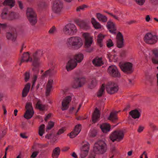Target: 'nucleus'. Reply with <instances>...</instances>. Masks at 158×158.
Segmentation results:
<instances>
[{
  "label": "nucleus",
  "mask_w": 158,
  "mask_h": 158,
  "mask_svg": "<svg viewBox=\"0 0 158 158\" xmlns=\"http://www.w3.org/2000/svg\"><path fill=\"white\" fill-rule=\"evenodd\" d=\"M93 148L97 154H102L106 152L107 149V145L102 140H98L94 145Z\"/></svg>",
  "instance_id": "obj_1"
},
{
  "label": "nucleus",
  "mask_w": 158,
  "mask_h": 158,
  "mask_svg": "<svg viewBox=\"0 0 158 158\" xmlns=\"http://www.w3.org/2000/svg\"><path fill=\"white\" fill-rule=\"evenodd\" d=\"M67 41L69 45L75 49L80 48L83 44L81 38L77 36L71 37L68 39Z\"/></svg>",
  "instance_id": "obj_2"
},
{
  "label": "nucleus",
  "mask_w": 158,
  "mask_h": 158,
  "mask_svg": "<svg viewBox=\"0 0 158 158\" xmlns=\"http://www.w3.org/2000/svg\"><path fill=\"white\" fill-rule=\"evenodd\" d=\"M119 66L122 71L127 74H131L134 71L133 64L130 62L120 63Z\"/></svg>",
  "instance_id": "obj_3"
},
{
  "label": "nucleus",
  "mask_w": 158,
  "mask_h": 158,
  "mask_svg": "<svg viewBox=\"0 0 158 158\" xmlns=\"http://www.w3.org/2000/svg\"><path fill=\"white\" fill-rule=\"evenodd\" d=\"M119 88L118 84L113 81H110L108 82L106 85V91L110 94H113L117 93Z\"/></svg>",
  "instance_id": "obj_4"
},
{
  "label": "nucleus",
  "mask_w": 158,
  "mask_h": 158,
  "mask_svg": "<svg viewBox=\"0 0 158 158\" xmlns=\"http://www.w3.org/2000/svg\"><path fill=\"white\" fill-rule=\"evenodd\" d=\"M124 137V133L123 131L115 130L110 136V138L113 142L115 141H119L122 140Z\"/></svg>",
  "instance_id": "obj_5"
},
{
  "label": "nucleus",
  "mask_w": 158,
  "mask_h": 158,
  "mask_svg": "<svg viewBox=\"0 0 158 158\" xmlns=\"http://www.w3.org/2000/svg\"><path fill=\"white\" fill-rule=\"evenodd\" d=\"M86 82L85 78L84 77H75L72 84V87L75 89L82 87Z\"/></svg>",
  "instance_id": "obj_6"
},
{
  "label": "nucleus",
  "mask_w": 158,
  "mask_h": 158,
  "mask_svg": "<svg viewBox=\"0 0 158 158\" xmlns=\"http://www.w3.org/2000/svg\"><path fill=\"white\" fill-rule=\"evenodd\" d=\"M63 31L65 34L73 35L77 33V30L75 25L72 23H69L64 28Z\"/></svg>",
  "instance_id": "obj_7"
},
{
  "label": "nucleus",
  "mask_w": 158,
  "mask_h": 158,
  "mask_svg": "<svg viewBox=\"0 0 158 158\" xmlns=\"http://www.w3.org/2000/svg\"><path fill=\"white\" fill-rule=\"evenodd\" d=\"M158 40V37L156 35H153L151 33H147L144 37L145 43L148 44H155Z\"/></svg>",
  "instance_id": "obj_8"
},
{
  "label": "nucleus",
  "mask_w": 158,
  "mask_h": 158,
  "mask_svg": "<svg viewBox=\"0 0 158 158\" xmlns=\"http://www.w3.org/2000/svg\"><path fill=\"white\" fill-rule=\"evenodd\" d=\"M107 72L109 75L114 78H119L121 74L115 65L109 66L107 69Z\"/></svg>",
  "instance_id": "obj_9"
},
{
  "label": "nucleus",
  "mask_w": 158,
  "mask_h": 158,
  "mask_svg": "<svg viewBox=\"0 0 158 158\" xmlns=\"http://www.w3.org/2000/svg\"><path fill=\"white\" fill-rule=\"evenodd\" d=\"M63 4L60 0H56L53 3L52 10L55 13L59 14L61 12L63 8Z\"/></svg>",
  "instance_id": "obj_10"
},
{
  "label": "nucleus",
  "mask_w": 158,
  "mask_h": 158,
  "mask_svg": "<svg viewBox=\"0 0 158 158\" xmlns=\"http://www.w3.org/2000/svg\"><path fill=\"white\" fill-rule=\"evenodd\" d=\"M123 36L121 32L119 31L116 36V46L119 48H122L124 46Z\"/></svg>",
  "instance_id": "obj_11"
},
{
  "label": "nucleus",
  "mask_w": 158,
  "mask_h": 158,
  "mask_svg": "<svg viewBox=\"0 0 158 158\" xmlns=\"http://www.w3.org/2000/svg\"><path fill=\"white\" fill-rule=\"evenodd\" d=\"M85 40V46L86 48H89L92 44L93 38L90 36L88 33H84L83 34Z\"/></svg>",
  "instance_id": "obj_12"
},
{
  "label": "nucleus",
  "mask_w": 158,
  "mask_h": 158,
  "mask_svg": "<svg viewBox=\"0 0 158 158\" xmlns=\"http://www.w3.org/2000/svg\"><path fill=\"white\" fill-rule=\"evenodd\" d=\"M71 97L69 96L66 97L63 99L62 102V110L64 111L67 110L69 107V104L71 101Z\"/></svg>",
  "instance_id": "obj_13"
},
{
  "label": "nucleus",
  "mask_w": 158,
  "mask_h": 158,
  "mask_svg": "<svg viewBox=\"0 0 158 158\" xmlns=\"http://www.w3.org/2000/svg\"><path fill=\"white\" fill-rule=\"evenodd\" d=\"M77 64L73 59H70L67 63L66 69L68 71H69L74 69L77 66Z\"/></svg>",
  "instance_id": "obj_14"
},
{
  "label": "nucleus",
  "mask_w": 158,
  "mask_h": 158,
  "mask_svg": "<svg viewBox=\"0 0 158 158\" xmlns=\"http://www.w3.org/2000/svg\"><path fill=\"white\" fill-rule=\"evenodd\" d=\"M100 116V111L97 107H96L92 114V120L94 123L97 122Z\"/></svg>",
  "instance_id": "obj_15"
},
{
  "label": "nucleus",
  "mask_w": 158,
  "mask_h": 158,
  "mask_svg": "<svg viewBox=\"0 0 158 158\" xmlns=\"http://www.w3.org/2000/svg\"><path fill=\"white\" fill-rule=\"evenodd\" d=\"M106 26L110 32L113 34H115L116 28L115 27V24L113 22L109 21L107 23Z\"/></svg>",
  "instance_id": "obj_16"
},
{
  "label": "nucleus",
  "mask_w": 158,
  "mask_h": 158,
  "mask_svg": "<svg viewBox=\"0 0 158 158\" xmlns=\"http://www.w3.org/2000/svg\"><path fill=\"white\" fill-rule=\"evenodd\" d=\"M118 112L115 111L111 112L110 113L109 116L108 117V119L113 123H115L118 120L117 114Z\"/></svg>",
  "instance_id": "obj_17"
},
{
  "label": "nucleus",
  "mask_w": 158,
  "mask_h": 158,
  "mask_svg": "<svg viewBox=\"0 0 158 158\" xmlns=\"http://www.w3.org/2000/svg\"><path fill=\"white\" fill-rule=\"evenodd\" d=\"M31 87V84L30 83L26 84L23 88L22 92V97H26L29 92Z\"/></svg>",
  "instance_id": "obj_18"
},
{
  "label": "nucleus",
  "mask_w": 158,
  "mask_h": 158,
  "mask_svg": "<svg viewBox=\"0 0 158 158\" xmlns=\"http://www.w3.org/2000/svg\"><path fill=\"white\" fill-rule=\"evenodd\" d=\"M17 37L16 33L14 32H7L6 33V37L8 40H11L13 42H15Z\"/></svg>",
  "instance_id": "obj_19"
},
{
  "label": "nucleus",
  "mask_w": 158,
  "mask_h": 158,
  "mask_svg": "<svg viewBox=\"0 0 158 158\" xmlns=\"http://www.w3.org/2000/svg\"><path fill=\"white\" fill-rule=\"evenodd\" d=\"M53 83L52 80H49L48 81L46 85V96H48L50 94L51 89L52 88V85Z\"/></svg>",
  "instance_id": "obj_20"
},
{
  "label": "nucleus",
  "mask_w": 158,
  "mask_h": 158,
  "mask_svg": "<svg viewBox=\"0 0 158 158\" xmlns=\"http://www.w3.org/2000/svg\"><path fill=\"white\" fill-rule=\"evenodd\" d=\"M129 114L134 119L139 118L141 115L140 113L136 109L131 111L129 112Z\"/></svg>",
  "instance_id": "obj_21"
},
{
  "label": "nucleus",
  "mask_w": 158,
  "mask_h": 158,
  "mask_svg": "<svg viewBox=\"0 0 158 158\" xmlns=\"http://www.w3.org/2000/svg\"><path fill=\"white\" fill-rule=\"evenodd\" d=\"M32 59L31 58L30 59V55L28 52H24L21 57V62H28V61H32Z\"/></svg>",
  "instance_id": "obj_22"
},
{
  "label": "nucleus",
  "mask_w": 158,
  "mask_h": 158,
  "mask_svg": "<svg viewBox=\"0 0 158 158\" xmlns=\"http://www.w3.org/2000/svg\"><path fill=\"white\" fill-rule=\"evenodd\" d=\"M27 18L36 16L35 11L32 8H27L26 11Z\"/></svg>",
  "instance_id": "obj_23"
},
{
  "label": "nucleus",
  "mask_w": 158,
  "mask_h": 158,
  "mask_svg": "<svg viewBox=\"0 0 158 158\" xmlns=\"http://www.w3.org/2000/svg\"><path fill=\"white\" fill-rule=\"evenodd\" d=\"M92 63L95 66H101L103 64L101 58L96 57L94 58L93 60Z\"/></svg>",
  "instance_id": "obj_24"
},
{
  "label": "nucleus",
  "mask_w": 158,
  "mask_h": 158,
  "mask_svg": "<svg viewBox=\"0 0 158 158\" xmlns=\"http://www.w3.org/2000/svg\"><path fill=\"white\" fill-rule=\"evenodd\" d=\"M34 114V110H26L23 117L27 119H29L33 117Z\"/></svg>",
  "instance_id": "obj_25"
},
{
  "label": "nucleus",
  "mask_w": 158,
  "mask_h": 158,
  "mask_svg": "<svg viewBox=\"0 0 158 158\" xmlns=\"http://www.w3.org/2000/svg\"><path fill=\"white\" fill-rule=\"evenodd\" d=\"M84 58V55L83 54L79 53L75 54L74 56V60L77 63L81 62Z\"/></svg>",
  "instance_id": "obj_26"
},
{
  "label": "nucleus",
  "mask_w": 158,
  "mask_h": 158,
  "mask_svg": "<svg viewBox=\"0 0 158 158\" xmlns=\"http://www.w3.org/2000/svg\"><path fill=\"white\" fill-rule=\"evenodd\" d=\"M100 128L103 132L107 133L110 131V126L109 124L105 123L101 125Z\"/></svg>",
  "instance_id": "obj_27"
},
{
  "label": "nucleus",
  "mask_w": 158,
  "mask_h": 158,
  "mask_svg": "<svg viewBox=\"0 0 158 158\" xmlns=\"http://www.w3.org/2000/svg\"><path fill=\"white\" fill-rule=\"evenodd\" d=\"M15 0H5L2 4L4 6H8L12 8L15 5Z\"/></svg>",
  "instance_id": "obj_28"
},
{
  "label": "nucleus",
  "mask_w": 158,
  "mask_h": 158,
  "mask_svg": "<svg viewBox=\"0 0 158 158\" xmlns=\"http://www.w3.org/2000/svg\"><path fill=\"white\" fill-rule=\"evenodd\" d=\"M86 148L85 149L83 148V150H81L80 155L81 158H85L88 154L89 151V145H86Z\"/></svg>",
  "instance_id": "obj_29"
},
{
  "label": "nucleus",
  "mask_w": 158,
  "mask_h": 158,
  "mask_svg": "<svg viewBox=\"0 0 158 158\" xmlns=\"http://www.w3.org/2000/svg\"><path fill=\"white\" fill-rule=\"evenodd\" d=\"M96 16L98 20L100 21L106 22L107 21V19L106 17L100 13H97Z\"/></svg>",
  "instance_id": "obj_30"
},
{
  "label": "nucleus",
  "mask_w": 158,
  "mask_h": 158,
  "mask_svg": "<svg viewBox=\"0 0 158 158\" xmlns=\"http://www.w3.org/2000/svg\"><path fill=\"white\" fill-rule=\"evenodd\" d=\"M97 81L96 79L93 78L91 79L90 83L89 84L88 88L90 89H93L96 87L97 85Z\"/></svg>",
  "instance_id": "obj_31"
},
{
  "label": "nucleus",
  "mask_w": 158,
  "mask_h": 158,
  "mask_svg": "<svg viewBox=\"0 0 158 158\" xmlns=\"http://www.w3.org/2000/svg\"><path fill=\"white\" fill-rule=\"evenodd\" d=\"M41 101L39 100L36 104V107L40 111H44L45 110V105L41 104Z\"/></svg>",
  "instance_id": "obj_32"
},
{
  "label": "nucleus",
  "mask_w": 158,
  "mask_h": 158,
  "mask_svg": "<svg viewBox=\"0 0 158 158\" xmlns=\"http://www.w3.org/2000/svg\"><path fill=\"white\" fill-rule=\"evenodd\" d=\"M91 23L95 29H98L101 28V25L94 18H92Z\"/></svg>",
  "instance_id": "obj_33"
},
{
  "label": "nucleus",
  "mask_w": 158,
  "mask_h": 158,
  "mask_svg": "<svg viewBox=\"0 0 158 158\" xmlns=\"http://www.w3.org/2000/svg\"><path fill=\"white\" fill-rule=\"evenodd\" d=\"M30 24L32 26H34L37 22V16L27 18Z\"/></svg>",
  "instance_id": "obj_34"
},
{
  "label": "nucleus",
  "mask_w": 158,
  "mask_h": 158,
  "mask_svg": "<svg viewBox=\"0 0 158 158\" xmlns=\"http://www.w3.org/2000/svg\"><path fill=\"white\" fill-rule=\"evenodd\" d=\"M105 86L102 84L100 88L97 93V96L99 98L101 97L104 93Z\"/></svg>",
  "instance_id": "obj_35"
},
{
  "label": "nucleus",
  "mask_w": 158,
  "mask_h": 158,
  "mask_svg": "<svg viewBox=\"0 0 158 158\" xmlns=\"http://www.w3.org/2000/svg\"><path fill=\"white\" fill-rule=\"evenodd\" d=\"M43 54V52L42 50H38L33 54V57L39 58L42 56Z\"/></svg>",
  "instance_id": "obj_36"
},
{
  "label": "nucleus",
  "mask_w": 158,
  "mask_h": 158,
  "mask_svg": "<svg viewBox=\"0 0 158 158\" xmlns=\"http://www.w3.org/2000/svg\"><path fill=\"white\" fill-rule=\"evenodd\" d=\"M146 79L150 83H152L154 79V77L152 74H151L148 73H145Z\"/></svg>",
  "instance_id": "obj_37"
},
{
  "label": "nucleus",
  "mask_w": 158,
  "mask_h": 158,
  "mask_svg": "<svg viewBox=\"0 0 158 158\" xmlns=\"http://www.w3.org/2000/svg\"><path fill=\"white\" fill-rule=\"evenodd\" d=\"M45 125L41 124L39 127V134L40 136H42L44 132Z\"/></svg>",
  "instance_id": "obj_38"
},
{
  "label": "nucleus",
  "mask_w": 158,
  "mask_h": 158,
  "mask_svg": "<svg viewBox=\"0 0 158 158\" xmlns=\"http://www.w3.org/2000/svg\"><path fill=\"white\" fill-rule=\"evenodd\" d=\"M40 58H39L33 57V60L32 61V65L35 67L39 66V63Z\"/></svg>",
  "instance_id": "obj_39"
},
{
  "label": "nucleus",
  "mask_w": 158,
  "mask_h": 158,
  "mask_svg": "<svg viewBox=\"0 0 158 158\" xmlns=\"http://www.w3.org/2000/svg\"><path fill=\"white\" fill-rule=\"evenodd\" d=\"M60 150L59 147L56 148L53 151V153L52 154V156L54 157V156H57L60 153Z\"/></svg>",
  "instance_id": "obj_40"
},
{
  "label": "nucleus",
  "mask_w": 158,
  "mask_h": 158,
  "mask_svg": "<svg viewBox=\"0 0 158 158\" xmlns=\"http://www.w3.org/2000/svg\"><path fill=\"white\" fill-rule=\"evenodd\" d=\"M54 125V123L52 121H50L48 123V125L46 127V131L51 129L53 127Z\"/></svg>",
  "instance_id": "obj_41"
},
{
  "label": "nucleus",
  "mask_w": 158,
  "mask_h": 158,
  "mask_svg": "<svg viewBox=\"0 0 158 158\" xmlns=\"http://www.w3.org/2000/svg\"><path fill=\"white\" fill-rule=\"evenodd\" d=\"M25 108L26 110H34L33 107L32 106V103L30 102H27L26 104Z\"/></svg>",
  "instance_id": "obj_42"
},
{
  "label": "nucleus",
  "mask_w": 158,
  "mask_h": 158,
  "mask_svg": "<svg viewBox=\"0 0 158 158\" xmlns=\"http://www.w3.org/2000/svg\"><path fill=\"white\" fill-rule=\"evenodd\" d=\"M81 125L80 124H78L76 125L75 127L74 131L78 134L81 131Z\"/></svg>",
  "instance_id": "obj_43"
},
{
  "label": "nucleus",
  "mask_w": 158,
  "mask_h": 158,
  "mask_svg": "<svg viewBox=\"0 0 158 158\" xmlns=\"http://www.w3.org/2000/svg\"><path fill=\"white\" fill-rule=\"evenodd\" d=\"M24 80L25 82H27L30 78V73L26 72L24 74Z\"/></svg>",
  "instance_id": "obj_44"
},
{
  "label": "nucleus",
  "mask_w": 158,
  "mask_h": 158,
  "mask_svg": "<svg viewBox=\"0 0 158 158\" xmlns=\"http://www.w3.org/2000/svg\"><path fill=\"white\" fill-rule=\"evenodd\" d=\"M106 45L108 48H110L111 47L113 46L114 44L111 39H109L106 41Z\"/></svg>",
  "instance_id": "obj_45"
},
{
  "label": "nucleus",
  "mask_w": 158,
  "mask_h": 158,
  "mask_svg": "<svg viewBox=\"0 0 158 158\" xmlns=\"http://www.w3.org/2000/svg\"><path fill=\"white\" fill-rule=\"evenodd\" d=\"M65 129L64 128H61L60 129L56 134L54 136H56L57 135H59L63 133L64 131H65Z\"/></svg>",
  "instance_id": "obj_46"
},
{
  "label": "nucleus",
  "mask_w": 158,
  "mask_h": 158,
  "mask_svg": "<svg viewBox=\"0 0 158 158\" xmlns=\"http://www.w3.org/2000/svg\"><path fill=\"white\" fill-rule=\"evenodd\" d=\"M88 7V6L84 4L82 5L79 6L77 7L76 9V10L77 11H79L81 10H83L84 8H87Z\"/></svg>",
  "instance_id": "obj_47"
},
{
  "label": "nucleus",
  "mask_w": 158,
  "mask_h": 158,
  "mask_svg": "<svg viewBox=\"0 0 158 158\" xmlns=\"http://www.w3.org/2000/svg\"><path fill=\"white\" fill-rule=\"evenodd\" d=\"M96 154L97 153L94 151V148H93V151L90 152L89 156V158H95Z\"/></svg>",
  "instance_id": "obj_48"
},
{
  "label": "nucleus",
  "mask_w": 158,
  "mask_h": 158,
  "mask_svg": "<svg viewBox=\"0 0 158 158\" xmlns=\"http://www.w3.org/2000/svg\"><path fill=\"white\" fill-rule=\"evenodd\" d=\"M153 54L154 55L156 58L158 60V49H154L152 50Z\"/></svg>",
  "instance_id": "obj_49"
},
{
  "label": "nucleus",
  "mask_w": 158,
  "mask_h": 158,
  "mask_svg": "<svg viewBox=\"0 0 158 158\" xmlns=\"http://www.w3.org/2000/svg\"><path fill=\"white\" fill-rule=\"evenodd\" d=\"M15 18V14L14 12H12L9 15V19L11 20Z\"/></svg>",
  "instance_id": "obj_50"
},
{
  "label": "nucleus",
  "mask_w": 158,
  "mask_h": 158,
  "mask_svg": "<svg viewBox=\"0 0 158 158\" xmlns=\"http://www.w3.org/2000/svg\"><path fill=\"white\" fill-rule=\"evenodd\" d=\"M78 134L77 132H75L74 131H72L69 134V136L71 138H73L76 137Z\"/></svg>",
  "instance_id": "obj_51"
},
{
  "label": "nucleus",
  "mask_w": 158,
  "mask_h": 158,
  "mask_svg": "<svg viewBox=\"0 0 158 158\" xmlns=\"http://www.w3.org/2000/svg\"><path fill=\"white\" fill-rule=\"evenodd\" d=\"M136 3L139 5H143L145 2V0H136Z\"/></svg>",
  "instance_id": "obj_52"
},
{
  "label": "nucleus",
  "mask_w": 158,
  "mask_h": 158,
  "mask_svg": "<svg viewBox=\"0 0 158 158\" xmlns=\"http://www.w3.org/2000/svg\"><path fill=\"white\" fill-rule=\"evenodd\" d=\"M41 8H44L47 6V4L44 2H41L38 5Z\"/></svg>",
  "instance_id": "obj_53"
},
{
  "label": "nucleus",
  "mask_w": 158,
  "mask_h": 158,
  "mask_svg": "<svg viewBox=\"0 0 158 158\" xmlns=\"http://www.w3.org/2000/svg\"><path fill=\"white\" fill-rule=\"evenodd\" d=\"M56 31V28L55 27L53 26L49 31L48 32L49 34H53Z\"/></svg>",
  "instance_id": "obj_54"
},
{
  "label": "nucleus",
  "mask_w": 158,
  "mask_h": 158,
  "mask_svg": "<svg viewBox=\"0 0 158 158\" xmlns=\"http://www.w3.org/2000/svg\"><path fill=\"white\" fill-rule=\"evenodd\" d=\"M149 2L153 5H156L158 4V0H149Z\"/></svg>",
  "instance_id": "obj_55"
},
{
  "label": "nucleus",
  "mask_w": 158,
  "mask_h": 158,
  "mask_svg": "<svg viewBox=\"0 0 158 158\" xmlns=\"http://www.w3.org/2000/svg\"><path fill=\"white\" fill-rule=\"evenodd\" d=\"M39 153V152L38 151H35L33 152L32 155L31 156V157L32 158H35L36 157L37 155H38V153Z\"/></svg>",
  "instance_id": "obj_56"
},
{
  "label": "nucleus",
  "mask_w": 158,
  "mask_h": 158,
  "mask_svg": "<svg viewBox=\"0 0 158 158\" xmlns=\"http://www.w3.org/2000/svg\"><path fill=\"white\" fill-rule=\"evenodd\" d=\"M106 13L108 14L109 15H110V16L113 17L115 19L119 21V19H118V17L116 16V15H114L111 13H110L109 12H106Z\"/></svg>",
  "instance_id": "obj_57"
},
{
  "label": "nucleus",
  "mask_w": 158,
  "mask_h": 158,
  "mask_svg": "<svg viewBox=\"0 0 158 158\" xmlns=\"http://www.w3.org/2000/svg\"><path fill=\"white\" fill-rule=\"evenodd\" d=\"M32 70L33 71H34V74H36L38 73L39 72V69L38 68L35 67L33 68L32 69Z\"/></svg>",
  "instance_id": "obj_58"
},
{
  "label": "nucleus",
  "mask_w": 158,
  "mask_h": 158,
  "mask_svg": "<svg viewBox=\"0 0 158 158\" xmlns=\"http://www.w3.org/2000/svg\"><path fill=\"white\" fill-rule=\"evenodd\" d=\"M33 77H34V80L33 81L32 84V85L31 88H32L33 87L34 84H35V82L36 81V79H37V75H36V74H34L33 75Z\"/></svg>",
  "instance_id": "obj_59"
},
{
  "label": "nucleus",
  "mask_w": 158,
  "mask_h": 158,
  "mask_svg": "<svg viewBox=\"0 0 158 158\" xmlns=\"http://www.w3.org/2000/svg\"><path fill=\"white\" fill-rule=\"evenodd\" d=\"M102 39H98L97 40V42L98 45L100 47L102 46Z\"/></svg>",
  "instance_id": "obj_60"
},
{
  "label": "nucleus",
  "mask_w": 158,
  "mask_h": 158,
  "mask_svg": "<svg viewBox=\"0 0 158 158\" xmlns=\"http://www.w3.org/2000/svg\"><path fill=\"white\" fill-rule=\"evenodd\" d=\"M26 133H21L20 134V135L21 137L23 139H27L28 138V137L26 135Z\"/></svg>",
  "instance_id": "obj_61"
},
{
  "label": "nucleus",
  "mask_w": 158,
  "mask_h": 158,
  "mask_svg": "<svg viewBox=\"0 0 158 158\" xmlns=\"http://www.w3.org/2000/svg\"><path fill=\"white\" fill-rule=\"evenodd\" d=\"M126 55V51L125 50H123L120 53V56L121 57H124Z\"/></svg>",
  "instance_id": "obj_62"
},
{
  "label": "nucleus",
  "mask_w": 158,
  "mask_h": 158,
  "mask_svg": "<svg viewBox=\"0 0 158 158\" xmlns=\"http://www.w3.org/2000/svg\"><path fill=\"white\" fill-rule=\"evenodd\" d=\"M152 60L153 64H158V60L156 59L155 58L153 57L152 58Z\"/></svg>",
  "instance_id": "obj_63"
},
{
  "label": "nucleus",
  "mask_w": 158,
  "mask_h": 158,
  "mask_svg": "<svg viewBox=\"0 0 158 158\" xmlns=\"http://www.w3.org/2000/svg\"><path fill=\"white\" fill-rule=\"evenodd\" d=\"M144 155V158H148L147 153L146 152L144 151L143 152V154L140 156L139 158H143V156Z\"/></svg>",
  "instance_id": "obj_64"
}]
</instances>
